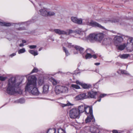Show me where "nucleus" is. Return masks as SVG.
<instances>
[{"label": "nucleus", "instance_id": "nucleus-1", "mask_svg": "<svg viewBox=\"0 0 133 133\" xmlns=\"http://www.w3.org/2000/svg\"><path fill=\"white\" fill-rule=\"evenodd\" d=\"M26 75L25 77L28 78V81L25 87V91L28 92L33 95H38L39 92L37 88L36 83V78L34 75L29 76Z\"/></svg>", "mask_w": 133, "mask_h": 133}, {"label": "nucleus", "instance_id": "nucleus-2", "mask_svg": "<svg viewBox=\"0 0 133 133\" xmlns=\"http://www.w3.org/2000/svg\"><path fill=\"white\" fill-rule=\"evenodd\" d=\"M22 81H17L15 77H12L8 80L7 92L10 95H12L15 93H19L21 90L19 85L21 83Z\"/></svg>", "mask_w": 133, "mask_h": 133}, {"label": "nucleus", "instance_id": "nucleus-3", "mask_svg": "<svg viewBox=\"0 0 133 133\" xmlns=\"http://www.w3.org/2000/svg\"><path fill=\"white\" fill-rule=\"evenodd\" d=\"M117 49L121 51L124 50L126 46V44L124 43L122 44L115 45ZM126 49L129 52H131L133 51V37H130L127 41Z\"/></svg>", "mask_w": 133, "mask_h": 133}, {"label": "nucleus", "instance_id": "nucleus-4", "mask_svg": "<svg viewBox=\"0 0 133 133\" xmlns=\"http://www.w3.org/2000/svg\"><path fill=\"white\" fill-rule=\"evenodd\" d=\"M84 24H86L92 27L98 28H99L105 29V28L101 24L97 22L91 20H89L88 19H83L82 23Z\"/></svg>", "mask_w": 133, "mask_h": 133}, {"label": "nucleus", "instance_id": "nucleus-5", "mask_svg": "<svg viewBox=\"0 0 133 133\" xmlns=\"http://www.w3.org/2000/svg\"><path fill=\"white\" fill-rule=\"evenodd\" d=\"M55 91L56 93L58 94L60 93L67 92L68 89V88L65 86L57 85L55 88Z\"/></svg>", "mask_w": 133, "mask_h": 133}, {"label": "nucleus", "instance_id": "nucleus-6", "mask_svg": "<svg viewBox=\"0 0 133 133\" xmlns=\"http://www.w3.org/2000/svg\"><path fill=\"white\" fill-rule=\"evenodd\" d=\"M79 113L77 109H73L71 110L69 112V116L72 118H79Z\"/></svg>", "mask_w": 133, "mask_h": 133}, {"label": "nucleus", "instance_id": "nucleus-7", "mask_svg": "<svg viewBox=\"0 0 133 133\" xmlns=\"http://www.w3.org/2000/svg\"><path fill=\"white\" fill-rule=\"evenodd\" d=\"M118 35L115 36L114 39V41L115 45L118 44L122 42L123 40V38L124 36L122 34H118Z\"/></svg>", "mask_w": 133, "mask_h": 133}, {"label": "nucleus", "instance_id": "nucleus-8", "mask_svg": "<svg viewBox=\"0 0 133 133\" xmlns=\"http://www.w3.org/2000/svg\"><path fill=\"white\" fill-rule=\"evenodd\" d=\"M74 48L77 51V52L74 51V54H78V51L79 52V53L81 54L82 55L83 57H84V48L80 47V46L76 45L74 46Z\"/></svg>", "mask_w": 133, "mask_h": 133}, {"label": "nucleus", "instance_id": "nucleus-9", "mask_svg": "<svg viewBox=\"0 0 133 133\" xmlns=\"http://www.w3.org/2000/svg\"><path fill=\"white\" fill-rule=\"evenodd\" d=\"M84 112L87 115H88L90 116L93 115L92 107L86 105Z\"/></svg>", "mask_w": 133, "mask_h": 133}, {"label": "nucleus", "instance_id": "nucleus-10", "mask_svg": "<svg viewBox=\"0 0 133 133\" xmlns=\"http://www.w3.org/2000/svg\"><path fill=\"white\" fill-rule=\"evenodd\" d=\"M56 131V129H50L48 130L46 133H55ZM58 133H65V132L64 129L59 128L58 130Z\"/></svg>", "mask_w": 133, "mask_h": 133}, {"label": "nucleus", "instance_id": "nucleus-11", "mask_svg": "<svg viewBox=\"0 0 133 133\" xmlns=\"http://www.w3.org/2000/svg\"><path fill=\"white\" fill-rule=\"evenodd\" d=\"M71 20L73 22L79 24H81L82 23V19L81 18H77L76 17H71Z\"/></svg>", "mask_w": 133, "mask_h": 133}, {"label": "nucleus", "instance_id": "nucleus-12", "mask_svg": "<svg viewBox=\"0 0 133 133\" xmlns=\"http://www.w3.org/2000/svg\"><path fill=\"white\" fill-rule=\"evenodd\" d=\"M86 94L84 93L76 96L75 98V100L78 101L86 98Z\"/></svg>", "mask_w": 133, "mask_h": 133}, {"label": "nucleus", "instance_id": "nucleus-13", "mask_svg": "<svg viewBox=\"0 0 133 133\" xmlns=\"http://www.w3.org/2000/svg\"><path fill=\"white\" fill-rule=\"evenodd\" d=\"M44 11V13H42V15L44 16H51L54 15L55 13L53 12L49 11L48 12L45 9L41 11V12Z\"/></svg>", "mask_w": 133, "mask_h": 133}, {"label": "nucleus", "instance_id": "nucleus-14", "mask_svg": "<svg viewBox=\"0 0 133 133\" xmlns=\"http://www.w3.org/2000/svg\"><path fill=\"white\" fill-rule=\"evenodd\" d=\"M96 41H101L103 38L104 37V34L102 32H98L96 34Z\"/></svg>", "mask_w": 133, "mask_h": 133}, {"label": "nucleus", "instance_id": "nucleus-15", "mask_svg": "<svg viewBox=\"0 0 133 133\" xmlns=\"http://www.w3.org/2000/svg\"><path fill=\"white\" fill-rule=\"evenodd\" d=\"M112 41V39L110 38H105L102 42L103 45H107L110 44Z\"/></svg>", "mask_w": 133, "mask_h": 133}, {"label": "nucleus", "instance_id": "nucleus-16", "mask_svg": "<svg viewBox=\"0 0 133 133\" xmlns=\"http://www.w3.org/2000/svg\"><path fill=\"white\" fill-rule=\"evenodd\" d=\"M54 31L56 34L60 35H65V34H66L65 31L58 29H55Z\"/></svg>", "mask_w": 133, "mask_h": 133}, {"label": "nucleus", "instance_id": "nucleus-17", "mask_svg": "<svg viewBox=\"0 0 133 133\" xmlns=\"http://www.w3.org/2000/svg\"><path fill=\"white\" fill-rule=\"evenodd\" d=\"M85 106L86 105L85 104H83L78 107L77 109L78 110L80 115L81 114L84 112Z\"/></svg>", "mask_w": 133, "mask_h": 133}, {"label": "nucleus", "instance_id": "nucleus-18", "mask_svg": "<svg viewBox=\"0 0 133 133\" xmlns=\"http://www.w3.org/2000/svg\"><path fill=\"white\" fill-rule=\"evenodd\" d=\"M97 93L96 92L91 91L88 92V95L89 97L95 98Z\"/></svg>", "mask_w": 133, "mask_h": 133}, {"label": "nucleus", "instance_id": "nucleus-19", "mask_svg": "<svg viewBox=\"0 0 133 133\" xmlns=\"http://www.w3.org/2000/svg\"><path fill=\"white\" fill-rule=\"evenodd\" d=\"M95 33L90 34L88 37L89 39L91 41H96Z\"/></svg>", "mask_w": 133, "mask_h": 133}, {"label": "nucleus", "instance_id": "nucleus-20", "mask_svg": "<svg viewBox=\"0 0 133 133\" xmlns=\"http://www.w3.org/2000/svg\"><path fill=\"white\" fill-rule=\"evenodd\" d=\"M90 131L93 133H99V129L96 127H91L90 129Z\"/></svg>", "mask_w": 133, "mask_h": 133}, {"label": "nucleus", "instance_id": "nucleus-21", "mask_svg": "<svg viewBox=\"0 0 133 133\" xmlns=\"http://www.w3.org/2000/svg\"><path fill=\"white\" fill-rule=\"evenodd\" d=\"M130 56V55L129 54H120L119 55V57L120 58L123 59H127Z\"/></svg>", "mask_w": 133, "mask_h": 133}, {"label": "nucleus", "instance_id": "nucleus-22", "mask_svg": "<svg viewBox=\"0 0 133 133\" xmlns=\"http://www.w3.org/2000/svg\"><path fill=\"white\" fill-rule=\"evenodd\" d=\"M44 83V79L43 78L39 77L37 80L38 85L40 86Z\"/></svg>", "mask_w": 133, "mask_h": 133}, {"label": "nucleus", "instance_id": "nucleus-23", "mask_svg": "<svg viewBox=\"0 0 133 133\" xmlns=\"http://www.w3.org/2000/svg\"><path fill=\"white\" fill-rule=\"evenodd\" d=\"M49 89V86L48 84H45L44 85L43 88V92L44 93L48 92Z\"/></svg>", "mask_w": 133, "mask_h": 133}, {"label": "nucleus", "instance_id": "nucleus-24", "mask_svg": "<svg viewBox=\"0 0 133 133\" xmlns=\"http://www.w3.org/2000/svg\"><path fill=\"white\" fill-rule=\"evenodd\" d=\"M120 72H121V73L122 74H124L128 75H130L127 71L125 70L119 69L117 71V72L118 74H120Z\"/></svg>", "mask_w": 133, "mask_h": 133}, {"label": "nucleus", "instance_id": "nucleus-25", "mask_svg": "<svg viewBox=\"0 0 133 133\" xmlns=\"http://www.w3.org/2000/svg\"><path fill=\"white\" fill-rule=\"evenodd\" d=\"M82 87L84 89H87L90 88L91 85L90 84L82 83L81 85Z\"/></svg>", "mask_w": 133, "mask_h": 133}, {"label": "nucleus", "instance_id": "nucleus-26", "mask_svg": "<svg viewBox=\"0 0 133 133\" xmlns=\"http://www.w3.org/2000/svg\"><path fill=\"white\" fill-rule=\"evenodd\" d=\"M93 115L91 116L88 115L87 117L85 119V122L86 123H88L90 122L91 120L93 119Z\"/></svg>", "mask_w": 133, "mask_h": 133}, {"label": "nucleus", "instance_id": "nucleus-27", "mask_svg": "<svg viewBox=\"0 0 133 133\" xmlns=\"http://www.w3.org/2000/svg\"><path fill=\"white\" fill-rule=\"evenodd\" d=\"M65 31L66 34H65V35H69L71 34L75 33V31H73L71 29L67 30Z\"/></svg>", "mask_w": 133, "mask_h": 133}, {"label": "nucleus", "instance_id": "nucleus-28", "mask_svg": "<svg viewBox=\"0 0 133 133\" xmlns=\"http://www.w3.org/2000/svg\"><path fill=\"white\" fill-rule=\"evenodd\" d=\"M50 81L54 85H55L58 83L57 81L53 78H51L49 79Z\"/></svg>", "mask_w": 133, "mask_h": 133}, {"label": "nucleus", "instance_id": "nucleus-29", "mask_svg": "<svg viewBox=\"0 0 133 133\" xmlns=\"http://www.w3.org/2000/svg\"><path fill=\"white\" fill-rule=\"evenodd\" d=\"M67 103L66 104H64L61 103H59V105L61 106L62 107H64L66 106L71 105H72L69 101H67Z\"/></svg>", "mask_w": 133, "mask_h": 133}, {"label": "nucleus", "instance_id": "nucleus-30", "mask_svg": "<svg viewBox=\"0 0 133 133\" xmlns=\"http://www.w3.org/2000/svg\"><path fill=\"white\" fill-rule=\"evenodd\" d=\"M29 52L32 55H33L34 56L37 55L38 54V53L37 51H34L32 50H29Z\"/></svg>", "mask_w": 133, "mask_h": 133}, {"label": "nucleus", "instance_id": "nucleus-31", "mask_svg": "<svg viewBox=\"0 0 133 133\" xmlns=\"http://www.w3.org/2000/svg\"><path fill=\"white\" fill-rule=\"evenodd\" d=\"M16 103H19L21 104H22L25 102V100L24 98H21L15 101Z\"/></svg>", "mask_w": 133, "mask_h": 133}, {"label": "nucleus", "instance_id": "nucleus-32", "mask_svg": "<svg viewBox=\"0 0 133 133\" xmlns=\"http://www.w3.org/2000/svg\"><path fill=\"white\" fill-rule=\"evenodd\" d=\"M65 44L66 46L69 48H74L75 46H74L73 45H72L71 43L66 42Z\"/></svg>", "mask_w": 133, "mask_h": 133}, {"label": "nucleus", "instance_id": "nucleus-33", "mask_svg": "<svg viewBox=\"0 0 133 133\" xmlns=\"http://www.w3.org/2000/svg\"><path fill=\"white\" fill-rule=\"evenodd\" d=\"M0 24L2 26H9L11 25V24L10 23L1 22H0Z\"/></svg>", "mask_w": 133, "mask_h": 133}, {"label": "nucleus", "instance_id": "nucleus-34", "mask_svg": "<svg viewBox=\"0 0 133 133\" xmlns=\"http://www.w3.org/2000/svg\"><path fill=\"white\" fill-rule=\"evenodd\" d=\"M85 52L88 54H92L93 53V51L90 49H87L85 51Z\"/></svg>", "mask_w": 133, "mask_h": 133}, {"label": "nucleus", "instance_id": "nucleus-35", "mask_svg": "<svg viewBox=\"0 0 133 133\" xmlns=\"http://www.w3.org/2000/svg\"><path fill=\"white\" fill-rule=\"evenodd\" d=\"M64 51L65 52L66 56H68L70 55V53L64 47H63Z\"/></svg>", "mask_w": 133, "mask_h": 133}, {"label": "nucleus", "instance_id": "nucleus-36", "mask_svg": "<svg viewBox=\"0 0 133 133\" xmlns=\"http://www.w3.org/2000/svg\"><path fill=\"white\" fill-rule=\"evenodd\" d=\"M30 23V21H28L27 22H23L22 23H18V24L19 25H21L23 24V25H26H26H28V24Z\"/></svg>", "mask_w": 133, "mask_h": 133}, {"label": "nucleus", "instance_id": "nucleus-37", "mask_svg": "<svg viewBox=\"0 0 133 133\" xmlns=\"http://www.w3.org/2000/svg\"><path fill=\"white\" fill-rule=\"evenodd\" d=\"M25 51V49L24 48H23L19 50L18 51V53L19 54H22L24 53Z\"/></svg>", "mask_w": 133, "mask_h": 133}, {"label": "nucleus", "instance_id": "nucleus-38", "mask_svg": "<svg viewBox=\"0 0 133 133\" xmlns=\"http://www.w3.org/2000/svg\"><path fill=\"white\" fill-rule=\"evenodd\" d=\"M92 54H87L85 56V58L86 59L91 58L92 57Z\"/></svg>", "mask_w": 133, "mask_h": 133}, {"label": "nucleus", "instance_id": "nucleus-39", "mask_svg": "<svg viewBox=\"0 0 133 133\" xmlns=\"http://www.w3.org/2000/svg\"><path fill=\"white\" fill-rule=\"evenodd\" d=\"M71 87L76 89H79L80 88V87L78 85L76 84H72L71 85Z\"/></svg>", "mask_w": 133, "mask_h": 133}, {"label": "nucleus", "instance_id": "nucleus-40", "mask_svg": "<svg viewBox=\"0 0 133 133\" xmlns=\"http://www.w3.org/2000/svg\"><path fill=\"white\" fill-rule=\"evenodd\" d=\"M7 77H5L0 76V80L2 81H5Z\"/></svg>", "mask_w": 133, "mask_h": 133}, {"label": "nucleus", "instance_id": "nucleus-41", "mask_svg": "<svg viewBox=\"0 0 133 133\" xmlns=\"http://www.w3.org/2000/svg\"><path fill=\"white\" fill-rule=\"evenodd\" d=\"M38 69L36 68H34L31 72V73L37 72L38 71Z\"/></svg>", "mask_w": 133, "mask_h": 133}, {"label": "nucleus", "instance_id": "nucleus-42", "mask_svg": "<svg viewBox=\"0 0 133 133\" xmlns=\"http://www.w3.org/2000/svg\"><path fill=\"white\" fill-rule=\"evenodd\" d=\"M28 47L30 49H34L36 47V45H29Z\"/></svg>", "mask_w": 133, "mask_h": 133}, {"label": "nucleus", "instance_id": "nucleus-43", "mask_svg": "<svg viewBox=\"0 0 133 133\" xmlns=\"http://www.w3.org/2000/svg\"><path fill=\"white\" fill-rule=\"evenodd\" d=\"M115 64L116 65L120 67H122L123 65V64L118 62L116 63Z\"/></svg>", "mask_w": 133, "mask_h": 133}, {"label": "nucleus", "instance_id": "nucleus-44", "mask_svg": "<svg viewBox=\"0 0 133 133\" xmlns=\"http://www.w3.org/2000/svg\"><path fill=\"white\" fill-rule=\"evenodd\" d=\"M75 31V33H77L78 34H80L81 33V31L79 30H77Z\"/></svg>", "mask_w": 133, "mask_h": 133}, {"label": "nucleus", "instance_id": "nucleus-45", "mask_svg": "<svg viewBox=\"0 0 133 133\" xmlns=\"http://www.w3.org/2000/svg\"><path fill=\"white\" fill-rule=\"evenodd\" d=\"M106 95V94H101L100 95V97L101 98H103Z\"/></svg>", "mask_w": 133, "mask_h": 133}, {"label": "nucleus", "instance_id": "nucleus-46", "mask_svg": "<svg viewBox=\"0 0 133 133\" xmlns=\"http://www.w3.org/2000/svg\"><path fill=\"white\" fill-rule=\"evenodd\" d=\"M76 83L77 84H79V85H82V83L79 82L78 81H77L76 82Z\"/></svg>", "mask_w": 133, "mask_h": 133}, {"label": "nucleus", "instance_id": "nucleus-47", "mask_svg": "<svg viewBox=\"0 0 133 133\" xmlns=\"http://www.w3.org/2000/svg\"><path fill=\"white\" fill-rule=\"evenodd\" d=\"M16 55V54L15 53H13L12 54L10 55V56L11 57H12L15 56Z\"/></svg>", "mask_w": 133, "mask_h": 133}, {"label": "nucleus", "instance_id": "nucleus-48", "mask_svg": "<svg viewBox=\"0 0 133 133\" xmlns=\"http://www.w3.org/2000/svg\"><path fill=\"white\" fill-rule=\"evenodd\" d=\"M113 133H120V132H118L116 130H114L112 131Z\"/></svg>", "mask_w": 133, "mask_h": 133}, {"label": "nucleus", "instance_id": "nucleus-49", "mask_svg": "<svg viewBox=\"0 0 133 133\" xmlns=\"http://www.w3.org/2000/svg\"><path fill=\"white\" fill-rule=\"evenodd\" d=\"M112 22H118V20L115 19L113 20H112Z\"/></svg>", "mask_w": 133, "mask_h": 133}, {"label": "nucleus", "instance_id": "nucleus-50", "mask_svg": "<svg viewBox=\"0 0 133 133\" xmlns=\"http://www.w3.org/2000/svg\"><path fill=\"white\" fill-rule=\"evenodd\" d=\"M92 57L94 58L95 59H96L97 58L96 56L95 55H92Z\"/></svg>", "mask_w": 133, "mask_h": 133}, {"label": "nucleus", "instance_id": "nucleus-51", "mask_svg": "<svg viewBox=\"0 0 133 133\" xmlns=\"http://www.w3.org/2000/svg\"><path fill=\"white\" fill-rule=\"evenodd\" d=\"M44 9H45V10H46V9H41V10H40V11H39L40 12V13H41V14L42 15V12H43V13H44V11H42V12H41V10H44Z\"/></svg>", "mask_w": 133, "mask_h": 133}, {"label": "nucleus", "instance_id": "nucleus-52", "mask_svg": "<svg viewBox=\"0 0 133 133\" xmlns=\"http://www.w3.org/2000/svg\"><path fill=\"white\" fill-rule=\"evenodd\" d=\"M22 43L24 44V43H26V41H25L24 40H22Z\"/></svg>", "mask_w": 133, "mask_h": 133}, {"label": "nucleus", "instance_id": "nucleus-53", "mask_svg": "<svg viewBox=\"0 0 133 133\" xmlns=\"http://www.w3.org/2000/svg\"><path fill=\"white\" fill-rule=\"evenodd\" d=\"M95 71L97 73H98L99 72V70L98 69H96Z\"/></svg>", "mask_w": 133, "mask_h": 133}, {"label": "nucleus", "instance_id": "nucleus-54", "mask_svg": "<svg viewBox=\"0 0 133 133\" xmlns=\"http://www.w3.org/2000/svg\"><path fill=\"white\" fill-rule=\"evenodd\" d=\"M95 65H98L100 64V63H95L94 64Z\"/></svg>", "mask_w": 133, "mask_h": 133}, {"label": "nucleus", "instance_id": "nucleus-55", "mask_svg": "<svg viewBox=\"0 0 133 133\" xmlns=\"http://www.w3.org/2000/svg\"><path fill=\"white\" fill-rule=\"evenodd\" d=\"M19 46L20 47H22V46H24V45L22 43L20 44H19Z\"/></svg>", "mask_w": 133, "mask_h": 133}, {"label": "nucleus", "instance_id": "nucleus-56", "mask_svg": "<svg viewBox=\"0 0 133 133\" xmlns=\"http://www.w3.org/2000/svg\"><path fill=\"white\" fill-rule=\"evenodd\" d=\"M24 28H20L19 29V30H24Z\"/></svg>", "mask_w": 133, "mask_h": 133}, {"label": "nucleus", "instance_id": "nucleus-57", "mask_svg": "<svg viewBox=\"0 0 133 133\" xmlns=\"http://www.w3.org/2000/svg\"><path fill=\"white\" fill-rule=\"evenodd\" d=\"M42 49V48H40L39 49V51H41Z\"/></svg>", "mask_w": 133, "mask_h": 133}, {"label": "nucleus", "instance_id": "nucleus-58", "mask_svg": "<svg viewBox=\"0 0 133 133\" xmlns=\"http://www.w3.org/2000/svg\"><path fill=\"white\" fill-rule=\"evenodd\" d=\"M101 101V99L100 98L98 100V102H100Z\"/></svg>", "mask_w": 133, "mask_h": 133}, {"label": "nucleus", "instance_id": "nucleus-59", "mask_svg": "<svg viewBox=\"0 0 133 133\" xmlns=\"http://www.w3.org/2000/svg\"><path fill=\"white\" fill-rule=\"evenodd\" d=\"M96 102H95V103H96Z\"/></svg>", "mask_w": 133, "mask_h": 133}]
</instances>
